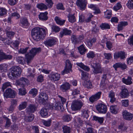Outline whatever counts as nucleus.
I'll use <instances>...</instances> for the list:
<instances>
[{"instance_id": "c9c22d12", "label": "nucleus", "mask_w": 133, "mask_h": 133, "mask_svg": "<svg viewBox=\"0 0 133 133\" xmlns=\"http://www.w3.org/2000/svg\"><path fill=\"white\" fill-rule=\"evenodd\" d=\"M131 78L130 77H128L127 79H125L124 78L122 79V82L124 83L127 85L130 84H131L132 82L131 81Z\"/></svg>"}, {"instance_id": "774afa93", "label": "nucleus", "mask_w": 133, "mask_h": 133, "mask_svg": "<svg viewBox=\"0 0 133 133\" xmlns=\"http://www.w3.org/2000/svg\"><path fill=\"white\" fill-rule=\"evenodd\" d=\"M122 105L124 107H127L129 105V101L128 100H123L122 102Z\"/></svg>"}, {"instance_id": "0e129e2a", "label": "nucleus", "mask_w": 133, "mask_h": 133, "mask_svg": "<svg viewBox=\"0 0 133 133\" xmlns=\"http://www.w3.org/2000/svg\"><path fill=\"white\" fill-rule=\"evenodd\" d=\"M18 100L14 99H11V105L13 106H15L17 105Z\"/></svg>"}, {"instance_id": "9b49d317", "label": "nucleus", "mask_w": 133, "mask_h": 133, "mask_svg": "<svg viewBox=\"0 0 133 133\" xmlns=\"http://www.w3.org/2000/svg\"><path fill=\"white\" fill-rule=\"evenodd\" d=\"M37 109L35 105L30 104L26 109V113L28 115H31Z\"/></svg>"}, {"instance_id": "6e6d98bb", "label": "nucleus", "mask_w": 133, "mask_h": 133, "mask_svg": "<svg viewBox=\"0 0 133 133\" xmlns=\"http://www.w3.org/2000/svg\"><path fill=\"white\" fill-rule=\"evenodd\" d=\"M18 90L19 91V94L20 95H24L26 94L25 90L24 89L20 88Z\"/></svg>"}, {"instance_id": "09e8293b", "label": "nucleus", "mask_w": 133, "mask_h": 133, "mask_svg": "<svg viewBox=\"0 0 133 133\" xmlns=\"http://www.w3.org/2000/svg\"><path fill=\"white\" fill-rule=\"evenodd\" d=\"M111 11L110 10H107L105 12V17L108 19H109L111 17Z\"/></svg>"}, {"instance_id": "680f3d73", "label": "nucleus", "mask_w": 133, "mask_h": 133, "mask_svg": "<svg viewBox=\"0 0 133 133\" xmlns=\"http://www.w3.org/2000/svg\"><path fill=\"white\" fill-rule=\"evenodd\" d=\"M6 10L4 8L0 9V16H3L6 14Z\"/></svg>"}, {"instance_id": "20e7f679", "label": "nucleus", "mask_w": 133, "mask_h": 133, "mask_svg": "<svg viewBox=\"0 0 133 133\" xmlns=\"http://www.w3.org/2000/svg\"><path fill=\"white\" fill-rule=\"evenodd\" d=\"M65 63L64 69L61 73L62 75H63L69 73L70 71H72L71 68L72 65L70 61L69 60H66Z\"/></svg>"}, {"instance_id": "1a4fd4ad", "label": "nucleus", "mask_w": 133, "mask_h": 133, "mask_svg": "<svg viewBox=\"0 0 133 133\" xmlns=\"http://www.w3.org/2000/svg\"><path fill=\"white\" fill-rule=\"evenodd\" d=\"M91 66L94 69L93 72L95 74L102 73V70L101 65L98 63L93 62L91 64Z\"/></svg>"}, {"instance_id": "ddd939ff", "label": "nucleus", "mask_w": 133, "mask_h": 133, "mask_svg": "<svg viewBox=\"0 0 133 133\" xmlns=\"http://www.w3.org/2000/svg\"><path fill=\"white\" fill-rule=\"evenodd\" d=\"M77 5L81 10H84L86 7L87 3L85 0H77L76 2Z\"/></svg>"}, {"instance_id": "f8f14e48", "label": "nucleus", "mask_w": 133, "mask_h": 133, "mask_svg": "<svg viewBox=\"0 0 133 133\" xmlns=\"http://www.w3.org/2000/svg\"><path fill=\"white\" fill-rule=\"evenodd\" d=\"M57 41L55 39L51 38L46 40L44 42V44L47 46L51 47L56 44Z\"/></svg>"}, {"instance_id": "2eb2a0df", "label": "nucleus", "mask_w": 133, "mask_h": 133, "mask_svg": "<svg viewBox=\"0 0 133 133\" xmlns=\"http://www.w3.org/2000/svg\"><path fill=\"white\" fill-rule=\"evenodd\" d=\"M12 56L10 55H6L3 52L2 50H0V61L4 59H11Z\"/></svg>"}, {"instance_id": "4468645a", "label": "nucleus", "mask_w": 133, "mask_h": 133, "mask_svg": "<svg viewBox=\"0 0 133 133\" xmlns=\"http://www.w3.org/2000/svg\"><path fill=\"white\" fill-rule=\"evenodd\" d=\"M70 85L69 83L65 82L61 85L60 87V89L64 92H66L70 88Z\"/></svg>"}, {"instance_id": "603ef678", "label": "nucleus", "mask_w": 133, "mask_h": 133, "mask_svg": "<svg viewBox=\"0 0 133 133\" xmlns=\"http://www.w3.org/2000/svg\"><path fill=\"white\" fill-rule=\"evenodd\" d=\"M71 118L70 116L69 115H65L63 117V119L65 121L68 122L70 121Z\"/></svg>"}, {"instance_id": "3c124183", "label": "nucleus", "mask_w": 133, "mask_h": 133, "mask_svg": "<svg viewBox=\"0 0 133 133\" xmlns=\"http://www.w3.org/2000/svg\"><path fill=\"white\" fill-rule=\"evenodd\" d=\"M17 61L19 63L23 65L25 63L24 59L22 57H18L17 58Z\"/></svg>"}, {"instance_id": "412c9836", "label": "nucleus", "mask_w": 133, "mask_h": 133, "mask_svg": "<svg viewBox=\"0 0 133 133\" xmlns=\"http://www.w3.org/2000/svg\"><path fill=\"white\" fill-rule=\"evenodd\" d=\"M71 31L70 30H68L66 28L63 29L62 31L60 33V36L61 38L64 35H70Z\"/></svg>"}, {"instance_id": "0eeeda50", "label": "nucleus", "mask_w": 133, "mask_h": 133, "mask_svg": "<svg viewBox=\"0 0 133 133\" xmlns=\"http://www.w3.org/2000/svg\"><path fill=\"white\" fill-rule=\"evenodd\" d=\"M83 103L81 101H74L72 104L71 108L73 110H78L81 109L83 105Z\"/></svg>"}, {"instance_id": "a19ab883", "label": "nucleus", "mask_w": 133, "mask_h": 133, "mask_svg": "<svg viewBox=\"0 0 133 133\" xmlns=\"http://www.w3.org/2000/svg\"><path fill=\"white\" fill-rule=\"evenodd\" d=\"M68 17L69 22L73 23L76 21V19L75 16L73 15H69Z\"/></svg>"}, {"instance_id": "4d7b16f0", "label": "nucleus", "mask_w": 133, "mask_h": 133, "mask_svg": "<svg viewBox=\"0 0 133 133\" xmlns=\"http://www.w3.org/2000/svg\"><path fill=\"white\" fill-rule=\"evenodd\" d=\"M107 78L106 75L104 74L103 75L102 77V80L101 81V86L102 87L104 85V84H105V81L106 80Z\"/></svg>"}, {"instance_id": "72a5a7b5", "label": "nucleus", "mask_w": 133, "mask_h": 133, "mask_svg": "<svg viewBox=\"0 0 133 133\" xmlns=\"http://www.w3.org/2000/svg\"><path fill=\"white\" fill-rule=\"evenodd\" d=\"M80 70L82 72V79L84 80V81L87 80L89 78L88 74L87 72H84L81 70Z\"/></svg>"}, {"instance_id": "a211bd4d", "label": "nucleus", "mask_w": 133, "mask_h": 133, "mask_svg": "<svg viewBox=\"0 0 133 133\" xmlns=\"http://www.w3.org/2000/svg\"><path fill=\"white\" fill-rule=\"evenodd\" d=\"M49 77L51 81H54L59 80L60 78V74L57 73L51 74L50 75Z\"/></svg>"}, {"instance_id": "f257e3e1", "label": "nucleus", "mask_w": 133, "mask_h": 133, "mask_svg": "<svg viewBox=\"0 0 133 133\" xmlns=\"http://www.w3.org/2000/svg\"><path fill=\"white\" fill-rule=\"evenodd\" d=\"M45 34V30L43 28H35L33 29L31 31L32 38L36 41L40 40L42 37L44 36Z\"/></svg>"}, {"instance_id": "864d4df0", "label": "nucleus", "mask_w": 133, "mask_h": 133, "mask_svg": "<svg viewBox=\"0 0 133 133\" xmlns=\"http://www.w3.org/2000/svg\"><path fill=\"white\" fill-rule=\"evenodd\" d=\"M83 113V118L86 119H87L89 117V115L88 113V111L86 110L83 109L82 111Z\"/></svg>"}, {"instance_id": "5fc2aeb1", "label": "nucleus", "mask_w": 133, "mask_h": 133, "mask_svg": "<svg viewBox=\"0 0 133 133\" xmlns=\"http://www.w3.org/2000/svg\"><path fill=\"white\" fill-rule=\"evenodd\" d=\"M5 119L6 120V123L5 125V127L7 128L10 126L11 124V122L10 121V119L7 117H5Z\"/></svg>"}, {"instance_id": "4c0bfd02", "label": "nucleus", "mask_w": 133, "mask_h": 133, "mask_svg": "<svg viewBox=\"0 0 133 133\" xmlns=\"http://www.w3.org/2000/svg\"><path fill=\"white\" fill-rule=\"evenodd\" d=\"M78 50L81 54L83 55L85 54L86 50L84 47L83 45H82L78 48Z\"/></svg>"}, {"instance_id": "13d9d810", "label": "nucleus", "mask_w": 133, "mask_h": 133, "mask_svg": "<svg viewBox=\"0 0 133 133\" xmlns=\"http://www.w3.org/2000/svg\"><path fill=\"white\" fill-rule=\"evenodd\" d=\"M52 30L56 32H59L60 30V28L56 25L52 26Z\"/></svg>"}, {"instance_id": "7ed1b4c3", "label": "nucleus", "mask_w": 133, "mask_h": 133, "mask_svg": "<svg viewBox=\"0 0 133 133\" xmlns=\"http://www.w3.org/2000/svg\"><path fill=\"white\" fill-rule=\"evenodd\" d=\"M41 49L40 48H32L29 52L25 55L27 60V63L28 64L33 59L34 56L37 53L41 52Z\"/></svg>"}, {"instance_id": "a18cd8bd", "label": "nucleus", "mask_w": 133, "mask_h": 133, "mask_svg": "<svg viewBox=\"0 0 133 133\" xmlns=\"http://www.w3.org/2000/svg\"><path fill=\"white\" fill-rule=\"evenodd\" d=\"M11 86L10 83V82H8L4 83L2 87V91H4V90L8 87Z\"/></svg>"}, {"instance_id": "e2e57ef3", "label": "nucleus", "mask_w": 133, "mask_h": 133, "mask_svg": "<svg viewBox=\"0 0 133 133\" xmlns=\"http://www.w3.org/2000/svg\"><path fill=\"white\" fill-rule=\"evenodd\" d=\"M104 55L105 56V58L108 60L111 59L112 57L110 53H104Z\"/></svg>"}, {"instance_id": "f3484780", "label": "nucleus", "mask_w": 133, "mask_h": 133, "mask_svg": "<svg viewBox=\"0 0 133 133\" xmlns=\"http://www.w3.org/2000/svg\"><path fill=\"white\" fill-rule=\"evenodd\" d=\"M101 93V92H99L95 95L92 96L89 99L90 101L93 103L94 101L97 100L99 98Z\"/></svg>"}, {"instance_id": "69168bd1", "label": "nucleus", "mask_w": 133, "mask_h": 133, "mask_svg": "<svg viewBox=\"0 0 133 133\" xmlns=\"http://www.w3.org/2000/svg\"><path fill=\"white\" fill-rule=\"evenodd\" d=\"M118 128L119 129H120L123 131L126 130L127 129V127L124 126V124H121L119 125L118 126Z\"/></svg>"}, {"instance_id": "bf43d9fd", "label": "nucleus", "mask_w": 133, "mask_h": 133, "mask_svg": "<svg viewBox=\"0 0 133 133\" xmlns=\"http://www.w3.org/2000/svg\"><path fill=\"white\" fill-rule=\"evenodd\" d=\"M94 53L92 51H91L87 54V57L89 58H93L95 56Z\"/></svg>"}, {"instance_id": "cd10ccee", "label": "nucleus", "mask_w": 133, "mask_h": 133, "mask_svg": "<svg viewBox=\"0 0 133 133\" xmlns=\"http://www.w3.org/2000/svg\"><path fill=\"white\" fill-rule=\"evenodd\" d=\"M83 85L85 87L88 88H91L92 87L91 83L89 80H85L83 83Z\"/></svg>"}, {"instance_id": "b1692460", "label": "nucleus", "mask_w": 133, "mask_h": 133, "mask_svg": "<svg viewBox=\"0 0 133 133\" xmlns=\"http://www.w3.org/2000/svg\"><path fill=\"white\" fill-rule=\"evenodd\" d=\"M113 67L115 68L116 70H117V68H120L122 69H125L126 68L127 66L124 64H122L120 63H116L113 65Z\"/></svg>"}, {"instance_id": "c85d7f7f", "label": "nucleus", "mask_w": 133, "mask_h": 133, "mask_svg": "<svg viewBox=\"0 0 133 133\" xmlns=\"http://www.w3.org/2000/svg\"><path fill=\"white\" fill-rule=\"evenodd\" d=\"M93 119L94 120L97 121L100 124H101L103 123L104 119L103 117H99L95 116L93 117Z\"/></svg>"}, {"instance_id": "c03bdc74", "label": "nucleus", "mask_w": 133, "mask_h": 133, "mask_svg": "<svg viewBox=\"0 0 133 133\" xmlns=\"http://www.w3.org/2000/svg\"><path fill=\"white\" fill-rule=\"evenodd\" d=\"M37 90L35 88L32 89L29 91V93L34 97L37 94Z\"/></svg>"}, {"instance_id": "c756f323", "label": "nucleus", "mask_w": 133, "mask_h": 133, "mask_svg": "<svg viewBox=\"0 0 133 133\" xmlns=\"http://www.w3.org/2000/svg\"><path fill=\"white\" fill-rule=\"evenodd\" d=\"M55 20L57 24L61 25H63L65 22V20H62L60 18L57 16L55 17Z\"/></svg>"}, {"instance_id": "423d86ee", "label": "nucleus", "mask_w": 133, "mask_h": 133, "mask_svg": "<svg viewBox=\"0 0 133 133\" xmlns=\"http://www.w3.org/2000/svg\"><path fill=\"white\" fill-rule=\"evenodd\" d=\"M16 95V92L11 88L7 89L4 93V97L6 98H14L15 97Z\"/></svg>"}, {"instance_id": "6e6552de", "label": "nucleus", "mask_w": 133, "mask_h": 133, "mask_svg": "<svg viewBox=\"0 0 133 133\" xmlns=\"http://www.w3.org/2000/svg\"><path fill=\"white\" fill-rule=\"evenodd\" d=\"M48 105L50 106V109H51L58 110L62 111L63 110V105L60 102H56L52 105L48 104Z\"/></svg>"}, {"instance_id": "7c9ffc66", "label": "nucleus", "mask_w": 133, "mask_h": 133, "mask_svg": "<svg viewBox=\"0 0 133 133\" xmlns=\"http://www.w3.org/2000/svg\"><path fill=\"white\" fill-rule=\"evenodd\" d=\"M115 95L114 92L112 91H110L109 96L111 98L110 101L111 103H113L116 101V99L115 97Z\"/></svg>"}, {"instance_id": "bb28decb", "label": "nucleus", "mask_w": 133, "mask_h": 133, "mask_svg": "<svg viewBox=\"0 0 133 133\" xmlns=\"http://www.w3.org/2000/svg\"><path fill=\"white\" fill-rule=\"evenodd\" d=\"M37 7L41 10H44L48 9L47 5L42 3L37 4Z\"/></svg>"}, {"instance_id": "37998d69", "label": "nucleus", "mask_w": 133, "mask_h": 133, "mask_svg": "<svg viewBox=\"0 0 133 133\" xmlns=\"http://www.w3.org/2000/svg\"><path fill=\"white\" fill-rule=\"evenodd\" d=\"M30 115L29 116L25 117V119L27 122H31L34 119V115L32 114L31 115Z\"/></svg>"}, {"instance_id": "49530a36", "label": "nucleus", "mask_w": 133, "mask_h": 133, "mask_svg": "<svg viewBox=\"0 0 133 133\" xmlns=\"http://www.w3.org/2000/svg\"><path fill=\"white\" fill-rule=\"evenodd\" d=\"M21 23L22 26H27L28 24L27 20L26 18H23L21 21Z\"/></svg>"}, {"instance_id": "79ce46f5", "label": "nucleus", "mask_w": 133, "mask_h": 133, "mask_svg": "<svg viewBox=\"0 0 133 133\" xmlns=\"http://www.w3.org/2000/svg\"><path fill=\"white\" fill-rule=\"evenodd\" d=\"M71 40L72 43L75 44L78 43L79 42V41L77 38L76 36L74 35H72Z\"/></svg>"}, {"instance_id": "4be33fe9", "label": "nucleus", "mask_w": 133, "mask_h": 133, "mask_svg": "<svg viewBox=\"0 0 133 133\" xmlns=\"http://www.w3.org/2000/svg\"><path fill=\"white\" fill-rule=\"evenodd\" d=\"M129 96V92L126 89H124L122 90L120 92V96L123 98H126Z\"/></svg>"}, {"instance_id": "58836bf2", "label": "nucleus", "mask_w": 133, "mask_h": 133, "mask_svg": "<svg viewBox=\"0 0 133 133\" xmlns=\"http://www.w3.org/2000/svg\"><path fill=\"white\" fill-rule=\"evenodd\" d=\"M96 41V38H93L89 39L87 41L88 45L90 46H91L93 45L94 43H95Z\"/></svg>"}, {"instance_id": "dca6fc26", "label": "nucleus", "mask_w": 133, "mask_h": 133, "mask_svg": "<svg viewBox=\"0 0 133 133\" xmlns=\"http://www.w3.org/2000/svg\"><path fill=\"white\" fill-rule=\"evenodd\" d=\"M123 115L124 118L127 120H130L133 117V115L132 114L126 110L123 112Z\"/></svg>"}, {"instance_id": "aec40b11", "label": "nucleus", "mask_w": 133, "mask_h": 133, "mask_svg": "<svg viewBox=\"0 0 133 133\" xmlns=\"http://www.w3.org/2000/svg\"><path fill=\"white\" fill-rule=\"evenodd\" d=\"M128 24L127 22L122 21L119 22L117 26L118 31H120L123 30V27L127 26Z\"/></svg>"}, {"instance_id": "5701e85b", "label": "nucleus", "mask_w": 133, "mask_h": 133, "mask_svg": "<svg viewBox=\"0 0 133 133\" xmlns=\"http://www.w3.org/2000/svg\"><path fill=\"white\" fill-rule=\"evenodd\" d=\"M48 12H45L44 13H41L39 15V18L41 20L45 21L47 20L48 19V17L47 16Z\"/></svg>"}, {"instance_id": "8fccbe9b", "label": "nucleus", "mask_w": 133, "mask_h": 133, "mask_svg": "<svg viewBox=\"0 0 133 133\" xmlns=\"http://www.w3.org/2000/svg\"><path fill=\"white\" fill-rule=\"evenodd\" d=\"M100 27L103 29H110V26L108 24L102 23L100 26Z\"/></svg>"}, {"instance_id": "f03ea898", "label": "nucleus", "mask_w": 133, "mask_h": 133, "mask_svg": "<svg viewBox=\"0 0 133 133\" xmlns=\"http://www.w3.org/2000/svg\"><path fill=\"white\" fill-rule=\"evenodd\" d=\"M10 72L8 76L9 78L11 79L20 76L22 72L21 68L18 66L12 67L10 69Z\"/></svg>"}, {"instance_id": "9d476101", "label": "nucleus", "mask_w": 133, "mask_h": 133, "mask_svg": "<svg viewBox=\"0 0 133 133\" xmlns=\"http://www.w3.org/2000/svg\"><path fill=\"white\" fill-rule=\"evenodd\" d=\"M96 108L98 112L100 113H106L107 110L106 105L102 104H100L96 105Z\"/></svg>"}, {"instance_id": "a878e982", "label": "nucleus", "mask_w": 133, "mask_h": 133, "mask_svg": "<svg viewBox=\"0 0 133 133\" xmlns=\"http://www.w3.org/2000/svg\"><path fill=\"white\" fill-rule=\"evenodd\" d=\"M28 82L27 79L24 77H22L17 82V83L18 85L20 84L25 85L27 84Z\"/></svg>"}, {"instance_id": "052dcab7", "label": "nucleus", "mask_w": 133, "mask_h": 133, "mask_svg": "<svg viewBox=\"0 0 133 133\" xmlns=\"http://www.w3.org/2000/svg\"><path fill=\"white\" fill-rule=\"evenodd\" d=\"M28 48V47H26L25 49L21 48L18 50L19 52V53L24 54L26 52Z\"/></svg>"}, {"instance_id": "ea45409f", "label": "nucleus", "mask_w": 133, "mask_h": 133, "mask_svg": "<svg viewBox=\"0 0 133 133\" xmlns=\"http://www.w3.org/2000/svg\"><path fill=\"white\" fill-rule=\"evenodd\" d=\"M42 122L45 126L49 127L50 125L51 120V119H49L47 121H46L44 120H42Z\"/></svg>"}, {"instance_id": "338daca9", "label": "nucleus", "mask_w": 133, "mask_h": 133, "mask_svg": "<svg viewBox=\"0 0 133 133\" xmlns=\"http://www.w3.org/2000/svg\"><path fill=\"white\" fill-rule=\"evenodd\" d=\"M46 2L47 3V6L49 8H51L53 4V3L51 0H45Z\"/></svg>"}, {"instance_id": "de8ad7c7", "label": "nucleus", "mask_w": 133, "mask_h": 133, "mask_svg": "<svg viewBox=\"0 0 133 133\" xmlns=\"http://www.w3.org/2000/svg\"><path fill=\"white\" fill-rule=\"evenodd\" d=\"M128 8L130 9L133 8V0H129L128 3L127 4Z\"/></svg>"}, {"instance_id": "2f4dec72", "label": "nucleus", "mask_w": 133, "mask_h": 133, "mask_svg": "<svg viewBox=\"0 0 133 133\" xmlns=\"http://www.w3.org/2000/svg\"><path fill=\"white\" fill-rule=\"evenodd\" d=\"M62 128L63 133H70L71 132V128L69 127L64 125L62 127Z\"/></svg>"}, {"instance_id": "473e14b6", "label": "nucleus", "mask_w": 133, "mask_h": 133, "mask_svg": "<svg viewBox=\"0 0 133 133\" xmlns=\"http://www.w3.org/2000/svg\"><path fill=\"white\" fill-rule=\"evenodd\" d=\"M77 65L83 69L84 70L88 71L90 70L89 68L86 66L85 65L82 63H76Z\"/></svg>"}, {"instance_id": "6ab92c4d", "label": "nucleus", "mask_w": 133, "mask_h": 133, "mask_svg": "<svg viewBox=\"0 0 133 133\" xmlns=\"http://www.w3.org/2000/svg\"><path fill=\"white\" fill-rule=\"evenodd\" d=\"M125 54L122 51L118 52L114 54V57L115 59L120 57L121 59H123L125 58Z\"/></svg>"}, {"instance_id": "39448f33", "label": "nucleus", "mask_w": 133, "mask_h": 133, "mask_svg": "<svg viewBox=\"0 0 133 133\" xmlns=\"http://www.w3.org/2000/svg\"><path fill=\"white\" fill-rule=\"evenodd\" d=\"M48 98L47 95L45 92H41L38 96V102L41 104L45 105L47 103L46 101Z\"/></svg>"}, {"instance_id": "393cba45", "label": "nucleus", "mask_w": 133, "mask_h": 133, "mask_svg": "<svg viewBox=\"0 0 133 133\" xmlns=\"http://www.w3.org/2000/svg\"><path fill=\"white\" fill-rule=\"evenodd\" d=\"M48 109L45 108H43L40 111V113L41 116L44 117L48 115Z\"/></svg>"}, {"instance_id": "f704fd0d", "label": "nucleus", "mask_w": 133, "mask_h": 133, "mask_svg": "<svg viewBox=\"0 0 133 133\" xmlns=\"http://www.w3.org/2000/svg\"><path fill=\"white\" fill-rule=\"evenodd\" d=\"M27 105V102H22L19 105L18 107V109L21 110L26 108Z\"/></svg>"}, {"instance_id": "e433bc0d", "label": "nucleus", "mask_w": 133, "mask_h": 133, "mask_svg": "<svg viewBox=\"0 0 133 133\" xmlns=\"http://www.w3.org/2000/svg\"><path fill=\"white\" fill-rule=\"evenodd\" d=\"M111 112L115 114H116L117 113L118 109L117 106L112 105L110 107Z\"/></svg>"}]
</instances>
